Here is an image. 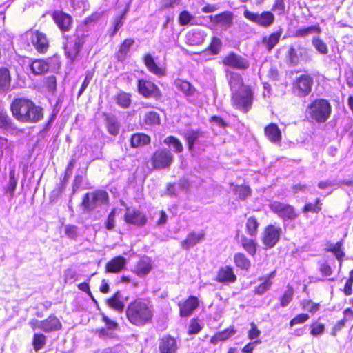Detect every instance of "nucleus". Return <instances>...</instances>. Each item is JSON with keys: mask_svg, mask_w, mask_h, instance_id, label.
I'll list each match as a JSON object with an SVG mask.
<instances>
[{"mask_svg": "<svg viewBox=\"0 0 353 353\" xmlns=\"http://www.w3.org/2000/svg\"><path fill=\"white\" fill-rule=\"evenodd\" d=\"M205 234L203 231L198 233L191 232L187 235L185 239L180 242V245L182 249L188 250L201 242L205 238Z\"/></svg>", "mask_w": 353, "mask_h": 353, "instance_id": "23", "label": "nucleus"}, {"mask_svg": "<svg viewBox=\"0 0 353 353\" xmlns=\"http://www.w3.org/2000/svg\"><path fill=\"white\" fill-rule=\"evenodd\" d=\"M200 301L195 296H190L186 299L177 303L179 314L182 318L190 316L199 307Z\"/></svg>", "mask_w": 353, "mask_h": 353, "instance_id": "14", "label": "nucleus"}, {"mask_svg": "<svg viewBox=\"0 0 353 353\" xmlns=\"http://www.w3.org/2000/svg\"><path fill=\"white\" fill-rule=\"evenodd\" d=\"M26 39L31 43L37 52L44 53L49 47V42L46 35L36 30H30L25 34Z\"/></svg>", "mask_w": 353, "mask_h": 353, "instance_id": "12", "label": "nucleus"}, {"mask_svg": "<svg viewBox=\"0 0 353 353\" xmlns=\"http://www.w3.org/2000/svg\"><path fill=\"white\" fill-rule=\"evenodd\" d=\"M203 329V326L197 317L190 319L187 333L189 336L198 334Z\"/></svg>", "mask_w": 353, "mask_h": 353, "instance_id": "44", "label": "nucleus"}, {"mask_svg": "<svg viewBox=\"0 0 353 353\" xmlns=\"http://www.w3.org/2000/svg\"><path fill=\"white\" fill-rule=\"evenodd\" d=\"M260 223L254 215L250 216L246 219L245 223V233L250 236H256L258 234Z\"/></svg>", "mask_w": 353, "mask_h": 353, "instance_id": "32", "label": "nucleus"}, {"mask_svg": "<svg viewBox=\"0 0 353 353\" xmlns=\"http://www.w3.org/2000/svg\"><path fill=\"white\" fill-rule=\"evenodd\" d=\"M264 134L271 143H277L281 141V130L274 123H270L264 128Z\"/></svg>", "mask_w": 353, "mask_h": 353, "instance_id": "24", "label": "nucleus"}, {"mask_svg": "<svg viewBox=\"0 0 353 353\" xmlns=\"http://www.w3.org/2000/svg\"><path fill=\"white\" fill-rule=\"evenodd\" d=\"M205 132L201 129L190 130L183 135L189 151H193L194 144L199 142V139L204 137Z\"/></svg>", "mask_w": 353, "mask_h": 353, "instance_id": "27", "label": "nucleus"}, {"mask_svg": "<svg viewBox=\"0 0 353 353\" xmlns=\"http://www.w3.org/2000/svg\"><path fill=\"white\" fill-rule=\"evenodd\" d=\"M250 328L248 331V338L250 340H259L258 338L260 336L261 332L258 328L256 324L254 322L250 323Z\"/></svg>", "mask_w": 353, "mask_h": 353, "instance_id": "57", "label": "nucleus"}, {"mask_svg": "<svg viewBox=\"0 0 353 353\" xmlns=\"http://www.w3.org/2000/svg\"><path fill=\"white\" fill-rule=\"evenodd\" d=\"M319 271L323 276H330L333 273L331 266L327 261L319 263Z\"/></svg>", "mask_w": 353, "mask_h": 353, "instance_id": "60", "label": "nucleus"}, {"mask_svg": "<svg viewBox=\"0 0 353 353\" xmlns=\"http://www.w3.org/2000/svg\"><path fill=\"white\" fill-rule=\"evenodd\" d=\"M294 293V292L292 286L288 285L287 286V290H285L283 294L279 298L280 306L285 307L288 305L293 299Z\"/></svg>", "mask_w": 353, "mask_h": 353, "instance_id": "43", "label": "nucleus"}, {"mask_svg": "<svg viewBox=\"0 0 353 353\" xmlns=\"http://www.w3.org/2000/svg\"><path fill=\"white\" fill-rule=\"evenodd\" d=\"M193 19V16L188 11L184 10L181 12L179 20L181 26H185L189 23V22Z\"/></svg>", "mask_w": 353, "mask_h": 353, "instance_id": "62", "label": "nucleus"}, {"mask_svg": "<svg viewBox=\"0 0 353 353\" xmlns=\"http://www.w3.org/2000/svg\"><path fill=\"white\" fill-rule=\"evenodd\" d=\"M85 42V35L79 30H77L76 34L73 37L67 39L65 43V52L67 57L74 61Z\"/></svg>", "mask_w": 353, "mask_h": 353, "instance_id": "11", "label": "nucleus"}, {"mask_svg": "<svg viewBox=\"0 0 353 353\" xmlns=\"http://www.w3.org/2000/svg\"><path fill=\"white\" fill-rule=\"evenodd\" d=\"M151 142V138L149 135L142 132L134 133L130 138V146L133 148H137L148 145Z\"/></svg>", "mask_w": 353, "mask_h": 353, "instance_id": "29", "label": "nucleus"}, {"mask_svg": "<svg viewBox=\"0 0 353 353\" xmlns=\"http://www.w3.org/2000/svg\"><path fill=\"white\" fill-rule=\"evenodd\" d=\"M343 245L344 239H342L335 243L328 242L327 243V247L325 248V252L333 254L336 260L339 261L340 266L342 265L344 258L345 257V252L344 251Z\"/></svg>", "mask_w": 353, "mask_h": 353, "instance_id": "21", "label": "nucleus"}, {"mask_svg": "<svg viewBox=\"0 0 353 353\" xmlns=\"http://www.w3.org/2000/svg\"><path fill=\"white\" fill-rule=\"evenodd\" d=\"M283 231L280 226L276 224H268L263 230L261 236V243L265 250L274 248L280 241Z\"/></svg>", "mask_w": 353, "mask_h": 353, "instance_id": "6", "label": "nucleus"}, {"mask_svg": "<svg viewBox=\"0 0 353 353\" xmlns=\"http://www.w3.org/2000/svg\"><path fill=\"white\" fill-rule=\"evenodd\" d=\"M152 269L151 260L148 257L141 258L134 265L132 272L139 277L148 275Z\"/></svg>", "mask_w": 353, "mask_h": 353, "instance_id": "22", "label": "nucleus"}, {"mask_svg": "<svg viewBox=\"0 0 353 353\" xmlns=\"http://www.w3.org/2000/svg\"><path fill=\"white\" fill-rule=\"evenodd\" d=\"M123 221L128 225L141 228L147 223L148 218L146 215L139 210H130L127 208L123 215Z\"/></svg>", "mask_w": 353, "mask_h": 353, "instance_id": "15", "label": "nucleus"}, {"mask_svg": "<svg viewBox=\"0 0 353 353\" xmlns=\"http://www.w3.org/2000/svg\"><path fill=\"white\" fill-rule=\"evenodd\" d=\"M312 44L319 53L322 54H327L328 48L326 43L319 37H313Z\"/></svg>", "mask_w": 353, "mask_h": 353, "instance_id": "53", "label": "nucleus"}, {"mask_svg": "<svg viewBox=\"0 0 353 353\" xmlns=\"http://www.w3.org/2000/svg\"><path fill=\"white\" fill-rule=\"evenodd\" d=\"M29 325L33 331L39 330L46 333L59 331L62 328L61 322L54 314L41 321L33 319L29 322Z\"/></svg>", "mask_w": 353, "mask_h": 353, "instance_id": "8", "label": "nucleus"}, {"mask_svg": "<svg viewBox=\"0 0 353 353\" xmlns=\"http://www.w3.org/2000/svg\"><path fill=\"white\" fill-rule=\"evenodd\" d=\"M229 85L232 88H241L243 85L241 76L236 72H230L227 75Z\"/></svg>", "mask_w": 353, "mask_h": 353, "instance_id": "45", "label": "nucleus"}, {"mask_svg": "<svg viewBox=\"0 0 353 353\" xmlns=\"http://www.w3.org/2000/svg\"><path fill=\"white\" fill-rule=\"evenodd\" d=\"M178 348L176 339L170 334L164 335L159 339V353H177Z\"/></svg>", "mask_w": 353, "mask_h": 353, "instance_id": "17", "label": "nucleus"}, {"mask_svg": "<svg viewBox=\"0 0 353 353\" xmlns=\"http://www.w3.org/2000/svg\"><path fill=\"white\" fill-rule=\"evenodd\" d=\"M109 200V194L105 190H96L83 196L80 206L83 212H90L98 206L108 204Z\"/></svg>", "mask_w": 353, "mask_h": 353, "instance_id": "4", "label": "nucleus"}, {"mask_svg": "<svg viewBox=\"0 0 353 353\" xmlns=\"http://www.w3.org/2000/svg\"><path fill=\"white\" fill-rule=\"evenodd\" d=\"M125 317L129 323L135 327L151 324L154 319L152 305L148 299L137 298L128 304Z\"/></svg>", "mask_w": 353, "mask_h": 353, "instance_id": "1", "label": "nucleus"}, {"mask_svg": "<svg viewBox=\"0 0 353 353\" xmlns=\"http://www.w3.org/2000/svg\"><path fill=\"white\" fill-rule=\"evenodd\" d=\"M47 337L42 333H35L33 335L32 345L33 349L37 352L41 350L46 345Z\"/></svg>", "mask_w": 353, "mask_h": 353, "instance_id": "41", "label": "nucleus"}, {"mask_svg": "<svg viewBox=\"0 0 353 353\" xmlns=\"http://www.w3.org/2000/svg\"><path fill=\"white\" fill-rule=\"evenodd\" d=\"M103 114L105 117L108 132L113 136H117L119 132L120 128L118 121L108 113L104 112Z\"/></svg>", "mask_w": 353, "mask_h": 353, "instance_id": "35", "label": "nucleus"}, {"mask_svg": "<svg viewBox=\"0 0 353 353\" xmlns=\"http://www.w3.org/2000/svg\"><path fill=\"white\" fill-rule=\"evenodd\" d=\"M322 210V203L319 198H316L313 203H306L302 208L303 213L312 212L318 214Z\"/></svg>", "mask_w": 353, "mask_h": 353, "instance_id": "42", "label": "nucleus"}, {"mask_svg": "<svg viewBox=\"0 0 353 353\" xmlns=\"http://www.w3.org/2000/svg\"><path fill=\"white\" fill-rule=\"evenodd\" d=\"M241 245L251 256H254L256 254L258 244L255 239L243 235L241 237Z\"/></svg>", "mask_w": 353, "mask_h": 353, "instance_id": "30", "label": "nucleus"}, {"mask_svg": "<svg viewBox=\"0 0 353 353\" xmlns=\"http://www.w3.org/2000/svg\"><path fill=\"white\" fill-rule=\"evenodd\" d=\"M160 117L156 112H148L144 116V123L147 125H159L160 124Z\"/></svg>", "mask_w": 353, "mask_h": 353, "instance_id": "50", "label": "nucleus"}, {"mask_svg": "<svg viewBox=\"0 0 353 353\" xmlns=\"http://www.w3.org/2000/svg\"><path fill=\"white\" fill-rule=\"evenodd\" d=\"M139 92L145 98H154L159 100L161 97L160 90H138Z\"/></svg>", "mask_w": 353, "mask_h": 353, "instance_id": "58", "label": "nucleus"}, {"mask_svg": "<svg viewBox=\"0 0 353 353\" xmlns=\"http://www.w3.org/2000/svg\"><path fill=\"white\" fill-rule=\"evenodd\" d=\"M309 319L310 316L307 313L299 314L290 321L289 325L290 327H292L296 325L303 324L307 321Z\"/></svg>", "mask_w": 353, "mask_h": 353, "instance_id": "54", "label": "nucleus"}, {"mask_svg": "<svg viewBox=\"0 0 353 353\" xmlns=\"http://www.w3.org/2000/svg\"><path fill=\"white\" fill-rule=\"evenodd\" d=\"M353 269L349 272L348 278L347 279L344 288L342 290L345 296H350L353 292Z\"/></svg>", "mask_w": 353, "mask_h": 353, "instance_id": "55", "label": "nucleus"}, {"mask_svg": "<svg viewBox=\"0 0 353 353\" xmlns=\"http://www.w3.org/2000/svg\"><path fill=\"white\" fill-rule=\"evenodd\" d=\"M164 143L166 145H172L174 148V151L176 153H181L183 150V147L179 139L174 136H168L164 139Z\"/></svg>", "mask_w": 353, "mask_h": 353, "instance_id": "48", "label": "nucleus"}, {"mask_svg": "<svg viewBox=\"0 0 353 353\" xmlns=\"http://www.w3.org/2000/svg\"><path fill=\"white\" fill-rule=\"evenodd\" d=\"M276 275V270L270 272L265 276H260L258 279L261 283L254 289V294L256 295H262L268 291L273 285L272 279Z\"/></svg>", "mask_w": 353, "mask_h": 353, "instance_id": "19", "label": "nucleus"}, {"mask_svg": "<svg viewBox=\"0 0 353 353\" xmlns=\"http://www.w3.org/2000/svg\"><path fill=\"white\" fill-rule=\"evenodd\" d=\"M302 310H307L311 314H314L319 310L320 304L312 301L311 299H303L300 302Z\"/></svg>", "mask_w": 353, "mask_h": 353, "instance_id": "46", "label": "nucleus"}, {"mask_svg": "<svg viewBox=\"0 0 353 353\" xmlns=\"http://www.w3.org/2000/svg\"><path fill=\"white\" fill-rule=\"evenodd\" d=\"M214 280L217 283L229 285L237 281V276L233 268L227 265L221 266L218 269Z\"/></svg>", "mask_w": 353, "mask_h": 353, "instance_id": "16", "label": "nucleus"}, {"mask_svg": "<svg viewBox=\"0 0 353 353\" xmlns=\"http://www.w3.org/2000/svg\"><path fill=\"white\" fill-rule=\"evenodd\" d=\"M281 30L272 33L269 37H265L263 39V43L266 46V48L270 51L279 41Z\"/></svg>", "mask_w": 353, "mask_h": 353, "instance_id": "40", "label": "nucleus"}, {"mask_svg": "<svg viewBox=\"0 0 353 353\" xmlns=\"http://www.w3.org/2000/svg\"><path fill=\"white\" fill-rule=\"evenodd\" d=\"M224 65L237 69H245L248 67V64L244 58L234 53H230L223 60Z\"/></svg>", "mask_w": 353, "mask_h": 353, "instance_id": "26", "label": "nucleus"}, {"mask_svg": "<svg viewBox=\"0 0 353 353\" xmlns=\"http://www.w3.org/2000/svg\"><path fill=\"white\" fill-rule=\"evenodd\" d=\"M127 259L123 256H117L108 261L105 265L106 273L117 274L125 269Z\"/></svg>", "mask_w": 353, "mask_h": 353, "instance_id": "18", "label": "nucleus"}, {"mask_svg": "<svg viewBox=\"0 0 353 353\" xmlns=\"http://www.w3.org/2000/svg\"><path fill=\"white\" fill-rule=\"evenodd\" d=\"M143 61L145 65H146L147 68L150 72H152L156 75L163 74V70H162V68H161L157 65L151 54H145L144 56Z\"/></svg>", "mask_w": 353, "mask_h": 353, "instance_id": "37", "label": "nucleus"}, {"mask_svg": "<svg viewBox=\"0 0 353 353\" xmlns=\"http://www.w3.org/2000/svg\"><path fill=\"white\" fill-rule=\"evenodd\" d=\"M306 112L312 121L323 123L330 117L332 106L327 100L316 99L309 104Z\"/></svg>", "mask_w": 353, "mask_h": 353, "instance_id": "3", "label": "nucleus"}, {"mask_svg": "<svg viewBox=\"0 0 353 353\" xmlns=\"http://www.w3.org/2000/svg\"><path fill=\"white\" fill-rule=\"evenodd\" d=\"M221 40L219 38L214 37L212 39L209 48L212 54H217L221 50Z\"/></svg>", "mask_w": 353, "mask_h": 353, "instance_id": "61", "label": "nucleus"}, {"mask_svg": "<svg viewBox=\"0 0 353 353\" xmlns=\"http://www.w3.org/2000/svg\"><path fill=\"white\" fill-rule=\"evenodd\" d=\"M150 161L154 169H166L172 165L174 161V155L168 149L161 148L153 152Z\"/></svg>", "mask_w": 353, "mask_h": 353, "instance_id": "9", "label": "nucleus"}, {"mask_svg": "<svg viewBox=\"0 0 353 353\" xmlns=\"http://www.w3.org/2000/svg\"><path fill=\"white\" fill-rule=\"evenodd\" d=\"M12 125V120L6 112L0 110V128L8 129Z\"/></svg>", "mask_w": 353, "mask_h": 353, "instance_id": "59", "label": "nucleus"}, {"mask_svg": "<svg viewBox=\"0 0 353 353\" xmlns=\"http://www.w3.org/2000/svg\"><path fill=\"white\" fill-rule=\"evenodd\" d=\"M10 110L13 117L23 123H36L43 117V108L26 98L14 99L10 104Z\"/></svg>", "mask_w": 353, "mask_h": 353, "instance_id": "2", "label": "nucleus"}, {"mask_svg": "<svg viewBox=\"0 0 353 353\" xmlns=\"http://www.w3.org/2000/svg\"><path fill=\"white\" fill-rule=\"evenodd\" d=\"M252 90H236L232 96V105L236 109L247 112L252 105Z\"/></svg>", "mask_w": 353, "mask_h": 353, "instance_id": "10", "label": "nucleus"}, {"mask_svg": "<svg viewBox=\"0 0 353 353\" xmlns=\"http://www.w3.org/2000/svg\"><path fill=\"white\" fill-rule=\"evenodd\" d=\"M233 260L235 266L242 271L248 272L252 266L250 260L243 252L235 253Z\"/></svg>", "mask_w": 353, "mask_h": 353, "instance_id": "31", "label": "nucleus"}, {"mask_svg": "<svg viewBox=\"0 0 353 353\" xmlns=\"http://www.w3.org/2000/svg\"><path fill=\"white\" fill-rule=\"evenodd\" d=\"M134 43L132 39H126L121 44L119 51L117 53V58L119 61H122L125 59L127 54Z\"/></svg>", "mask_w": 353, "mask_h": 353, "instance_id": "36", "label": "nucleus"}, {"mask_svg": "<svg viewBox=\"0 0 353 353\" xmlns=\"http://www.w3.org/2000/svg\"><path fill=\"white\" fill-rule=\"evenodd\" d=\"M52 17L56 24L62 32L70 30L72 23V19L70 15L62 11H54Z\"/></svg>", "mask_w": 353, "mask_h": 353, "instance_id": "20", "label": "nucleus"}, {"mask_svg": "<svg viewBox=\"0 0 353 353\" xmlns=\"http://www.w3.org/2000/svg\"><path fill=\"white\" fill-rule=\"evenodd\" d=\"M11 76L8 68H0V88H8L10 86Z\"/></svg>", "mask_w": 353, "mask_h": 353, "instance_id": "47", "label": "nucleus"}, {"mask_svg": "<svg viewBox=\"0 0 353 353\" xmlns=\"http://www.w3.org/2000/svg\"><path fill=\"white\" fill-rule=\"evenodd\" d=\"M321 28L319 25H313L308 27H302L297 29L294 36L296 37H305L312 34H319Z\"/></svg>", "mask_w": 353, "mask_h": 353, "instance_id": "38", "label": "nucleus"}, {"mask_svg": "<svg viewBox=\"0 0 353 353\" xmlns=\"http://www.w3.org/2000/svg\"><path fill=\"white\" fill-rule=\"evenodd\" d=\"M285 8V6L283 0H276L272 6V10L277 14L281 15L284 13Z\"/></svg>", "mask_w": 353, "mask_h": 353, "instance_id": "64", "label": "nucleus"}, {"mask_svg": "<svg viewBox=\"0 0 353 353\" xmlns=\"http://www.w3.org/2000/svg\"><path fill=\"white\" fill-rule=\"evenodd\" d=\"M236 333V330L234 326H230L225 329L216 332L210 338V343L212 345H216L220 341H225L232 337Z\"/></svg>", "mask_w": 353, "mask_h": 353, "instance_id": "28", "label": "nucleus"}, {"mask_svg": "<svg viewBox=\"0 0 353 353\" xmlns=\"http://www.w3.org/2000/svg\"><path fill=\"white\" fill-rule=\"evenodd\" d=\"M210 19L212 22L220 25L225 29L230 28L233 23V14L230 11L210 16Z\"/></svg>", "mask_w": 353, "mask_h": 353, "instance_id": "25", "label": "nucleus"}, {"mask_svg": "<svg viewBox=\"0 0 353 353\" xmlns=\"http://www.w3.org/2000/svg\"><path fill=\"white\" fill-rule=\"evenodd\" d=\"M287 63L291 66L298 65L301 61L310 62L312 60L310 49L301 44L290 46L286 54Z\"/></svg>", "mask_w": 353, "mask_h": 353, "instance_id": "5", "label": "nucleus"}, {"mask_svg": "<svg viewBox=\"0 0 353 353\" xmlns=\"http://www.w3.org/2000/svg\"><path fill=\"white\" fill-rule=\"evenodd\" d=\"M117 104L123 108H127L131 103L130 94L125 92H119L116 97Z\"/></svg>", "mask_w": 353, "mask_h": 353, "instance_id": "52", "label": "nucleus"}, {"mask_svg": "<svg viewBox=\"0 0 353 353\" xmlns=\"http://www.w3.org/2000/svg\"><path fill=\"white\" fill-rule=\"evenodd\" d=\"M32 72L35 74H43L48 71V63L43 59H37L30 65Z\"/></svg>", "mask_w": 353, "mask_h": 353, "instance_id": "39", "label": "nucleus"}, {"mask_svg": "<svg viewBox=\"0 0 353 353\" xmlns=\"http://www.w3.org/2000/svg\"><path fill=\"white\" fill-rule=\"evenodd\" d=\"M268 206L271 212L276 214L283 221L295 220L299 215L296 208L287 203L272 201L270 202Z\"/></svg>", "mask_w": 353, "mask_h": 353, "instance_id": "7", "label": "nucleus"}, {"mask_svg": "<svg viewBox=\"0 0 353 353\" xmlns=\"http://www.w3.org/2000/svg\"><path fill=\"white\" fill-rule=\"evenodd\" d=\"M121 298V293L119 291H117L107 299L106 304L109 307L119 312H122L124 310L125 305Z\"/></svg>", "mask_w": 353, "mask_h": 353, "instance_id": "33", "label": "nucleus"}, {"mask_svg": "<svg viewBox=\"0 0 353 353\" xmlns=\"http://www.w3.org/2000/svg\"><path fill=\"white\" fill-rule=\"evenodd\" d=\"M312 85L313 79L307 74L296 77L293 82L294 88H312Z\"/></svg>", "mask_w": 353, "mask_h": 353, "instance_id": "34", "label": "nucleus"}, {"mask_svg": "<svg viewBox=\"0 0 353 353\" xmlns=\"http://www.w3.org/2000/svg\"><path fill=\"white\" fill-rule=\"evenodd\" d=\"M234 191L241 200H245L252 192L251 188L247 185H236Z\"/></svg>", "mask_w": 353, "mask_h": 353, "instance_id": "51", "label": "nucleus"}, {"mask_svg": "<svg viewBox=\"0 0 353 353\" xmlns=\"http://www.w3.org/2000/svg\"><path fill=\"white\" fill-rule=\"evenodd\" d=\"M261 343V340H255V341L249 342L241 349V352L243 353H253V350H254L256 346Z\"/></svg>", "mask_w": 353, "mask_h": 353, "instance_id": "63", "label": "nucleus"}, {"mask_svg": "<svg viewBox=\"0 0 353 353\" xmlns=\"http://www.w3.org/2000/svg\"><path fill=\"white\" fill-rule=\"evenodd\" d=\"M325 330V325L323 323L314 321L310 325V334L313 336L322 335Z\"/></svg>", "mask_w": 353, "mask_h": 353, "instance_id": "49", "label": "nucleus"}, {"mask_svg": "<svg viewBox=\"0 0 353 353\" xmlns=\"http://www.w3.org/2000/svg\"><path fill=\"white\" fill-rule=\"evenodd\" d=\"M115 216H116V210L115 208L112 209L110 212L108 214L105 222L104 225L105 228L109 230H113L115 227Z\"/></svg>", "mask_w": 353, "mask_h": 353, "instance_id": "56", "label": "nucleus"}, {"mask_svg": "<svg viewBox=\"0 0 353 353\" xmlns=\"http://www.w3.org/2000/svg\"><path fill=\"white\" fill-rule=\"evenodd\" d=\"M243 16L245 19L263 27H269L274 21V14L269 11H265L259 14L245 9Z\"/></svg>", "mask_w": 353, "mask_h": 353, "instance_id": "13", "label": "nucleus"}]
</instances>
